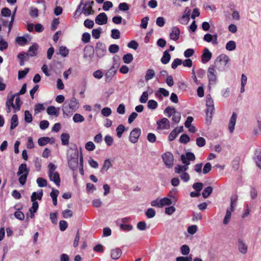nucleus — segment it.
Returning a JSON list of instances; mask_svg holds the SVG:
<instances>
[{
    "instance_id": "nucleus-1",
    "label": "nucleus",
    "mask_w": 261,
    "mask_h": 261,
    "mask_svg": "<svg viewBox=\"0 0 261 261\" xmlns=\"http://www.w3.org/2000/svg\"><path fill=\"white\" fill-rule=\"evenodd\" d=\"M80 103L79 100L75 97H72L67 100L63 106V115L64 118L70 117L74 112L79 109Z\"/></svg>"
},
{
    "instance_id": "nucleus-2",
    "label": "nucleus",
    "mask_w": 261,
    "mask_h": 261,
    "mask_svg": "<svg viewBox=\"0 0 261 261\" xmlns=\"http://www.w3.org/2000/svg\"><path fill=\"white\" fill-rule=\"evenodd\" d=\"M15 94H9L6 101V109L7 112L10 113L13 109L14 112H16L20 110V106L21 105V101L20 98L17 96L15 99V103L14 104L13 101L15 97Z\"/></svg>"
},
{
    "instance_id": "nucleus-3",
    "label": "nucleus",
    "mask_w": 261,
    "mask_h": 261,
    "mask_svg": "<svg viewBox=\"0 0 261 261\" xmlns=\"http://www.w3.org/2000/svg\"><path fill=\"white\" fill-rule=\"evenodd\" d=\"M48 167V176L50 180L53 181L57 186H60V178L59 173L56 171L57 167L53 163H49Z\"/></svg>"
},
{
    "instance_id": "nucleus-4",
    "label": "nucleus",
    "mask_w": 261,
    "mask_h": 261,
    "mask_svg": "<svg viewBox=\"0 0 261 261\" xmlns=\"http://www.w3.org/2000/svg\"><path fill=\"white\" fill-rule=\"evenodd\" d=\"M29 172L25 164H22L19 167L17 175L19 176V181L21 185H24L25 183Z\"/></svg>"
},
{
    "instance_id": "nucleus-5",
    "label": "nucleus",
    "mask_w": 261,
    "mask_h": 261,
    "mask_svg": "<svg viewBox=\"0 0 261 261\" xmlns=\"http://www.w3.org/2000/svg\"><path fill=\"white\" fill-rule=\"evenodd\" d=\"M236 198L231 199L230 206L227 209L226 214L223 220V223L225 225H227L230 221L231 214L234 210V207L236 206Z\"/></svg>"
},
{
    "instance_id": "nucleus-6",
    "label": "nucleus",
    "mask_w": 261,
    "mask_h": 261,
    "mask_svg": "<svg viewBox=\"0 0 261 261\" xmlns=\"http://www.w3.org/2000/svg\"><path fill=\"white\" fill-rule=\"evenodd\" d=\"M73 152V156L71 155L72 153L70 152V151L68 153V163L73 170L76 168L78 164V151L74 150Z\"/></svg>"
},
{
    "instance_id": "nucleus-7",
    "label": "nucleus",
    "mask_w": 261,
    "mask_h": 261,
    "mask_svg": "<svg viewBox=\"0 0 261 261\" xmlns=\"http://www.w3.org/2000/svg\"><path fill=\"white\" fill-rule=\"evenodd\" d=\"M163 161L166 166L168 168L172 167L174 162V157L173 154L170 152H166L162 154Z\"/></svg>"
},
{
    "instance_id": "nucleus-8",
    "label": "nucleus",
    "mask_w": 261,
    "mask_h": 261,
    "mask_svg": "<svg viewBox=\"0 0 261 261\" xmlns=\"http://www.w3.org/2000/svg\"><path fill=\"white\" fill-rule=\"evenodd\" d=\"M191 9L189 7H186L185 9L184 14L178 19L179 23L183 25H187L190 20V14Z\"/></svg>"
},
{
    "instance_id": "nucleus-9",
    "label": "nucleus",
    "mask_w": 261,
    "mask_h": 261,
    "mask_svg": "<svg viewBox=\"0 0 261 261\" xmlns=\"http://www.w3.org/2000/svg\"><path fill=\"white\" fill-rule=\"evenodd\" d=\"M217 71L214 66H211L207 70V77L208 79L209 83L211 84H214L216 83L217 77Z\"/></svg>"
},
{
    "instance_id": "nucleus-10",
    "label": "nucleus",
    "mask_w": 261,
    "mask_h": 261,
    "mask_svg": "<svg viewBox=\"0 0 261 261\" xmlns=\"http://www.w3.org/2000/svg\"><path fill=\"white\" fill-rule=\"evenodd\" d=\"M238 249L242 254H246L248 252V247L245 241L242 238L238 239Z\"/></svg>"
},
{
    "instance_id": "nucleus-11",
    "label": "nucleus",
    "mask_w": 261,
    "mask_h": 261,
    "mask_svg": "<svg viewBox=\"0 0 261 261\" xmlns=\"http://www.w3.org/2000/svg\"><path fill=\"white\" fill-rule=\"evenodd\" d=\"M141 130L139 128H135L132 130L129 135V140L133 143L138 142L139 137L141 135Z\"/></svg>"
},
{
    "instance_id": "nucleus-12",
    "label": "nucleus",
    "mask_w": 261,
    "mask_h": 261,
    "mask_svg": "<svg viewBox=\"0 0 261 261\" xmlns=\"http://www.w3.org/2000/svg\"><path fill=\"white\" fill-rule=\"evenodd\" d=\"M158 129H168L170 127V121L166 118H163L156 122Z\"/></svg>"
},
{
    "instance_id": "nucleus-13",
    "label": "nucleus",
    "mask_w": 261,
    "mask_h": 261,
    "mask_svg": "<svg viewBox=\"0 0 261 261\" xmlns=\"http://www.w3.org/2000/svg\"><path fill=\"white\" fill-rule=\"evenodd\" d=\"M206 105L207 107V113L212 114L214 110V101L210 95L206 96Z\"/></svg>"
},
{
    "instance_id": "nucleus-14",
    "label": "nucleus",
    "mask_w": 261,
    "mask_h": 261,
    "mask_svg": "<svg viewBox=\"0 0 261 261\" xmlns=\"http://www.w3.org/2000/svg\"><path fill=\"white\" fill-rule=\"evenodd\" d=\"M106 45L102 43H98L96 47V53L99 57H103L106 53Z\"/></svg>"
},
{
    "instance_id": "nucleus-15",
    "label": "nucleus",
    "mask_w": 261,
    "mask_h": 261,
    "mask_svg": "<svg viewBox=\"0 0 261 261\" xmlns=\"http://www.w3.org/2000/svg\"><path fill=\"white\" fill-rule=\"evenodd\" d=\"M237 115L233 112L229 119L228 123V129L230 133H232L234 129V126L236 123Z\"/></svg>"
},
{
    "instance_id": "nucleus-16",
    "label": "nucleus",
    "mask_w": 261,
    "mask_h": 261,
    "mask_svg": "<svg viewBox=\"0 0 261 261\" xmlns=\"http://www.w3.org/2000/svg\"><path fill=\"white\" fill-rule=\"evenodd\" d=\"M107 21L108 17L105 13H100L95 18V22L99 25L105 24Z\"/></svg>"
},
{
    "instance_id": "nucleus-17",
    "label": "nucleus",
    "mask_w": 261,
    "mask_h": 261,
    "mask_svg": "<svg viewBox=\"0 0 261 261\" xmlns=\"http://www.w3.org/2000/svg\"><path fill=\"white\" fill-rule=\"evenodd\" d=\"M212 57V53L207 48L204 49L202 55L201 56V61L203 63H205L209 61Z\"/></svg>"
},
{
    "instance_id": "nucleus-18",
    "label": "nucleus",
    "mask_w": 261,
    "mask_h": 261,
    "mask_svg": "<svg viewBox=\"0 0 261 261\" xmlns=\"http://www.w3.org/2000/svg\"><path fill=\"white\" fill-rule=\"evenodd\" d=\"M180 35V30L177 27H174L171 28V31L170 33V38L174 41L178 39Z\"/></svg>"
},
{
    "instance_id": "nucleus-19",
    "label": "nucleus",
    "mask_w": 261,
    "mask_h": 261,
    "mask_svg": "<svg viewBox=\"0 0 261 261\" xmlns=\"http://www.w3.org/2000/svg\"><path fill=\"white\" fill-rule=\"evenodd\" d=\"M203 39L207 42H212L214 45H217L218 44L217 35H212L210 34H206L204 36Z\"/></svg>"
},
{
    "instance_id": "nucleus-20",
    "label": "nucleus",
    "mask_w": 261,
    "mask_h": 261,
    "mask_svg": "<svg viewBox=\"0 0 261 261\" xmlns=\"http://www.w3.org/2000/svg\"><path fill=\"white\" fill-rule=\"evenodd\" d=\"M35 194H33V196H31V201L32 202V206L30 208V212L31 213V218H33L34 217V214L36 212L38 208V203L37 201H34V196Z\"/></svg>"
},
{
    "instance_id": "nucleus-21",
    "label": "nucleus",
    "mask_w": 261,
    "mask_h": 261,
    "mask_svg": "<svg viewBox=\"0 0 261 261\" xmlns=\"http://www.w3.org/2000/svg\"><path fill=\"white\" fill-rule=\"evenodd\" d=\"M94 4L93 1H87L83 7V12L85 14H91L92 10V6Z\"/></svg>"
},
{
    "instance_id": "nucleus-22",
    "label": "nucleus",
    "mask_w": 261,
    "mask_h": 261,
    "mask_svg": "<svg viewBox=\"0 0 261 261\" xmlns=\"http://www.w3.org/2000/svg\"><path fill=\"white\" fill-rule=\"evenodd\" d=\"M229 57L227 55L221 54L217 57L216 62H219L220 64L225 66L229 62Z\"/></svg>"
},
{
    "instance_id": "nucleus-23",
    "label": "nucleus",
    "mask_w": 261,
    "mask_h": 261,
    "mask_svg": "<svg viewBox=\"0 0 261 261\" xmlns=\"http://www.w3.org/2000/svg\"><path fill=\"white\" fill-rule=\"evenodd\" d=\"M59 108H56L54 106H50L47 108L46 111L48 115L58 117L59 115Z\"/></svg>"
},
{
    "instance_id": "nucleus-24",
    "label": "nucleus",
    "mask_w": 261,
    "mask_h": 261,
    "mask_svg": "<svg viewBox=\"0 0 261 261\" xmlns=\"http://www.w3.org/2000/svg\"><path fill=\"white\" fill-rule=\"evenodd\" d=\"M155 76V71L152 69H148L147 70L145 75V80L146 82L152 79Z\"/></svg>"
},
{
    "instance_id": "nucleus-25",
    "label": "nucleus",
    "mask_w": 261,
    "mask_h": 261,
    "mask_svg": "<svg viewBox=\"0 0 261 261\" xmlns=\"http://www.w3.org/2000/svg\"><path fill=\"white\" fill-rule=\"evenodd\" d=\"M59 194V191L58 190L53 189L52 191L50 193V196L52 198L53 204L55 206L57 204V197Z\"/></svg>"
},
{
    "instance_id": "nucleus-26",
    "label": "nucleus",
    "mask_w": 261,
    "mask_h": 261,
    "mask_svg": "<svg viewBox=\"0 0 261 261\" xmlns=\"http://www.w3.org/2000/svg\"><path fill=\"white\" fill-rule=\"evenodd\" d=\"M121 254V251L118 248L114 249L111 250V257L114 259H117L119 258Z\"/></svg>"
},
{
    "instance_id": "nucleus-27",
    "label": "nucleus",
    "mask_w": 261,
    "mask_h": 261,
    "mask_svg": "<svg viewBox=\"0 0 261 261\" xmlns=\"http://www.w3.org/2000/svg\"><path fill=\"white\" fill-rule=\"evenodd\" d=\"M38 46L36 44H33L32 46H31L28 50V55L30 56H34L37 53Z\"/></svg>"
},
{
    "instance_id": "nucleus-28",
    "label": "nucleus",
    "mask_w": 261,
    "mask_h": 261,
    "mask_svg": "<svg viewBox=\"0 0 261 261\" xmlns=\"http://www.w3.org/2000/svg\"><path fill=\"white\" fill-rule=\"evenodd\" d=\"M112 165L111 161L109 159L106 160L104 161L103 164L101 168V172L107 171L112 167Z\"/></svg>"
},
{
    "instance_id": "nucleus-29",
    "label": "nucleus",
    "mask_w": 261,
    "mask_h": 261,
    "mask_svg": "<svg viewBox=\"0 0 261 261\" xmlns=\"http://www.w3.org/2000/svg\"><path fill=\"white\" fill-rule=\"evenodd\" d=\"M69 135L67 133H63L61 136V140L62 144L64 145H66L69 144Z\"/></svg>"
},
{
    "instance_id": "nucleus-30",
    "label": "nucleus",
    "mask_w": 261,
    "mask_h": 261,
    "mask_svg": "<svg viewBox=\"0 0 261 261\" xmlns=\"http://www.w3.org/2000/svg\"><path fill=\"white\" fill-rule=\"evenodd\" d=\"M27 38H28L29 40L31 39V37L27 35L26 37H18L16 38V41L17 43L19 45H23L25 44L27 42Z\"/></svg>"
},
{
    "instance_id": "nucleus-31",
    "label": "nucleus",
    "mask_w": 261,
    "mask_h": 261,
    "mask_svg": "<svg viewBox=\"0 0 261 261\" xmlns=\"http://www.w3.org/2000/svg\"><path fill=\"white\" fill-rule=\"evenodd\" d=\"M188 168V167L187 166L178 165L175 167V172L178 174L186 172Z\"/></svg>"
},
{
    "instance_id": "nucleus-32",
    "label": "nucleus",
    "mask_w": 261,
    "mask_h": 261,
    "mask_svg": "<svg viewBox=\"0 0 261 261\" xmlns=\"http://www.w3.org/2000/svg\"><path fill=\"white\" fill-rule=\"evenodd\" d=\"M225 47L228 51L234 50L236 48V43L234 41H229L226 43Z\"/></svg>"
},
{
    "instance_id": "nucleus-33",
    "label": "nucleus",
    "mask_w": 261,
    "mask_h": 261,
    "mask_svg": "<svg viewBox=\"0 0 261 261\" xmlns=\"http://www.w3.org/2000/svg\"><path fill=\"white\" fill-rule=\"evenodd\" d=\"M213 192V188L211 186L207 187L204 189L202 192V195L203 198L208 197Z\"/></svg>"
},
{
    "instance_id": "nucleus-34",
    "label": "nucleus",
    "mask_w": 261,
    "mask_h": 261,
    "mask_svg": "<svg viewBox=\"0 0 261 261\" xmlns=\"http://www.w3.org/2000/svg\"><path fill=\"white\" fill-rule=\"evenodd\" d=\"M170 54L168 53V52L166 50L164 52V55H163V56L162 57V59H161V62L163 63V64H167L168 63L170 60Z\"/></svg>"
},
{
    "instance_id": "nucleus-35",
    "label": "nucleus",
    "mask_w": 261,
    "mask_h": 261,
    "mask_svg": "<svg viewBox=\"0 0 261 261\" xmlns=\"http://www.w3.org/2000/svg\"><path fill=\"white\" fill-rule=\"evenodd\" d=\"M172 117V120L175 123H177L180 121L181 118V114L178 112H175L171 116Z\"/></svg>"
},
{
    "instance_id": "nucleus-36",
    "label": "nucleus",
    "mask_w": 261,
    "mask_h": 261,
    "mask_svg": "<svg viewBox=\"0 0 261 261\" xmlns=\"http://www.w3.org/2000/svg\"><path fill=\"white\" fill-rule=\"evenodd\" d=\"M247 81V77L244 74L241 76V88L240 92L243 93L245 91V86L246 85Z\"/></svg>"
},
{
    "instance_id": "nucleus-37",
    "label": "nucleus",
    "mask_w": 261,
    "mask_h": 261,
    "mask_svg": "<svg viewBox=\"0 0 261 261\" xmlns=\"http://www.w3.org/2000/svg\"><path fill=\"white\" fill-rule=\"evenodd\" d=\"M125 131V127L122 124H120L116 128L117 136L118 138H120L122 137V134Z\"/></svg>"
},
{
    "instance_id": "nucleus-38",
    "label": "nucleus",
    "mask_w": 261,
    "mask_h": 261,
    "mask_svg": "<svg viewBox=\"0 0 261 261\" xmlns=\"http://www.w3.org/2000/svg\"><path fill=\"white\" fill-rule=\"evenodd\" d=\"M146 217L148 218H152L155 215V211L152 208H149L145 212Z\"/></svg>"
},
{
    "instance_id": "nucleus-39",
    "label": "nucleus",
    "mask_w": 261,
    "mask_h": 261,
    "mask_svg": "<svg viewBox=\"0 0 261 261\" xmlns=\"http://www.w3.org/2000/svg\"><path fill=\"white\" fill-rule=\"evenodd\" d=\"M84 117L80 114H75L73 117V120L75 123L82 122L84 121Z\"/></svg>"
},
{
    "instance_id": "nucleus-40",
    "label": "nucleus",
    "mask_w": 261,
    "mask_h": 261,
    "mask_svg": "<svg viewBox=\"0 0 261 261\" xmlns=\"http://www.w3.org/2000/svg\"><path fill=\"white\" fill-rule=\"evenodd\" d=\"M101 33V28H98V29H93L92 30V35L93 38L97 39L99 38Z\"/></svg>"
},
{
    "instance_id": "nucleus-41",
    "label": "nucleus",
    "mask_w": 261,
    "mask_h": 261,
    "mask_svg": "<svg viewBox=\"0 0 261 261\" xmlns=\"http://www.w3.org/2000/svg\"><path fill=\"white\" fill-rule=\"evenodd\" d=\"M11 129H13L17 126L18 124V119L16 115H13L11 120Z\"/></svg>"
},
{
    "instance_id": "nucleus-42",
    "label": "nucleus",
    "mask_w": 261,
    "mask_h": 261,
    "mask_svg": "<svg viewBox=\"0 0 261 261\" xmlns=\"http://www.w3.org/2000/svg\"><path fill=\"white\" fill-rule=\"evenodd\" d=\"M122 59L125 63L129 64L133 61V56L131 54H127L123 57Z\"/></svg>"
},
{
    "instance_id": "nucleus-43",
    "label": "nucleus",
    "mask_w": 261,
    "mask_h": 261,
    "mask_svg": "<svg viewBox=\"0 0 261 261\" xmlns=\"http://www.w3.org/2000/svg\"><path fill=\"white\" fill-rule=\"evenodd\" d=\"M50 141L48 137H41L38 139V143L40 146H44L47 144Z\"/></svg>"
},
{
    "instance_id": "nucleus-44",
    "label": "nucleus",
    "mask_w": 261,
    "mask_h": 261,
    "mask_svg": "<svg viewBox=\"0 0 261 261\" xmlns=\"http://www.w3.org/2000/svg\"><path fill=\"white\" fill-rule=\"evenodd\" d=\"M158 106V102L154 100H150L148 101L147 107L150 110L155 109Z\"/></svg>"
},
{
    "instance_id": "nucleus-45",
    "label": "nucleus",
    "mask_w": 261,
    "mask_h": 261,
    "mask_svg": "<svg viewBox=\"0 0 261 261\" xmlns=\"http://www.w3.org/2000/svg\"><path fill=\"white\" fill-rule=\"evenodd\" d=\"M161 207L165 205H169L172 203L171 200L167 197H164L161 199Z\"/></svg>"
},
{
    "instance_id": "nucleus-46",
    "label": "nucleus",
    "mask_w": 261,
    "mask_h": 261,
    "mask_svg": "<svg viewBox=\"0 0 261 261\" xmlns=\"http://www.w3.org/2000/svg\"><path fill=\"white\" fill-rule=\"evenodd\" d=\"M176 112L175 109L173 107H167L165 109L164 112L167 114L168 117H171L174 112Z\"/></svg>"
},
{
    "instance_id": "nucleus-47",
    "label": "nucleus",
    "mask_w": 261,
    "mask_h": 261,
    "mask_svg": "<svg viewBox=\"0 0 261 261\" xmlns=\"http://www.w3.org/2000/svg\"><path fill=\"white\" fill-rule=\"evenodd\" d=\"M137 228L141 231H143L147 228V224L144 221H140L137 223Z\"/></svg>"
},
{
    "instance_id": "nucleus-48",
    "label": "nucleus",
    "mask_w": 261,
    "mask_h": 261,
    "mask_svg": "<svg viewBox=\"0 0 261 261\" xmlns=\"http://www.w3.org/2000/svg\"><path fill=\"white\" fill-rule=\"evenodd\" d=\"M101 114L105 117H108L112 114V110L110 108L106 107L101 111Z\"/></svg>"
},
{
    "instance_id": "nucleus-49",
    "label": "nucleus",
    "mask_w": 261,
    "mask_h": 261,
    "mask_svg": "<svg viewBox=\"0 0 261 261\" xmlns=\"http://www.w3.org/2000/svg\"><path fill=\"white\" fill-rule=\"evenodd\" d=\"M85 148L90 151H93L95 148V145L92 141H89L85 144Z\"/></svg>"
},
{
    "instance_id": "nucleus-50",
    "label": "nucleus",
    "mask_w": 261,
    "mask_h": 261,
    "mask_svg": "<svg viewBox=\"0 0 261 261\" xmlns=\"http://www.w3.org/2000/svg\"><path fill=\"white\" fill-rule=\"evenodd\" d=\"M60 54L64 57L68 56L69 54V50L65 46H61L59 48Z\"/></svg>"
},
{
    "instance_id": "nucleus-51",
    "label": "nucleus",
    "mask_w": 261,
    "mask_h": 261,
    "mask_svg": "<svg viewBox=\"0 0 261 261\" xmlns=\"http://www.w3.org/2000/svg\"><path fill=\"white\" fill-rule=\"evenodd\" d=\"M148 98V93L147 91H144L140 98V101L142 103H146L147 101Z\"/></svg>"
},
{
    "instance_id": "nucleus-52",
    "label": "nucleus",
    "mask_w": 261,
    "mask_h": 261,
    "mask_svg": "<svg viewBox=\"0 0 261 261\" xmlns=\"http://www.w3.org/2000/svg\"><path fill=\"white\" fill-rule=\"evenodd\" d=\"M206 141L204 138L198 137L196 139V144L199 147H203L205 145Z\"/></svg>"
},
{
    "instance_id": "nucleus-53",
    "label": "nucleus",
    "mask_w": 261,
    "mask_h": 261,
    "mask_svg": "<svg viewBox=\"0 0 261 261\" xmlns=\"http://www.w3.org/2000/svg\"><path fill=\"white\" fill-rule=\"evenodd\" d=\"M37 183L40 187H44L47 185L46 180L41 177H39L37 179Z\"/></svg>"
},
{
    "instance_id": "nucleus-54",
    "label": "nucleus",
    "mask_w": 261,
    "mask_h": 261,
    "mask_svg": "<svg viewBox=\"0 0 261 261\" xmlns=\"http://www.w3.org/2000/svg\"><path fill=\"white\" fill-rule=\"evenodd\" d=\"M119 49V46L117 44H112L109 48V51L112 54L116 53Z\"/></svg>"
},
{
    "instance_id": "nucleus-55",
    "label": "nucleus",
    "mask_w": 261,
    "mask_h": 261,
    "mask_svg": "<svg viewBox=\"0 0 261 261\" xmlns=\"http://www.w3.org/2000/svg\"><path fill=\"white\" fill-rule=\"evenodd\" d=\"M111 37L115 39H119L120 37V31L117 29H113L112 30Z\"/></svg>"
},
{
    "instance_id": "nucleus-56",
    "label": "nucleus",
    "mask_w": 261,
    "mask_h": 261,
    "mask_svg": "<svg viewBox=\"0 0 261 261\" xmlns=\"http://www.w3.org/2000/svg\"><path fill=\"white\" fill-rule=\"evenodd\" d=\"M8 47V43L0 36V50L3 51Z\"/></svg>"
},
{
    "instance_id": "nucleus-57",
    "label": "nucleus",
    "mask_w": 261,
    "mask_h": 261,
    "mask_svg": "<svg viewBox=\"0 0 261 261\" xmlns=\"http://www.w3.org/2000/svg\"><path fill=\"white\" fill-rule=\"evenodd\" d=\"M29 71V68H25L23 70L19 71L18 78L19 80L25 77Z\"/></svg>"
},
{
    "instance_id": "nucleus-58",
    "label": "nucleus",
    "mask_w": 261,
    "mask_h": 261,
    "mask_svg": "<svg viewBox=\"0 0 261 261\" xmlns=\"http://www.w3.org/2000/svg\"><path fill=\"white\" fill-rule=\"evenodd\" d=\"M180 250L182 254L184 255H188L190 252L189 247L186 245H182L181 247Z\"/></svg>"
},
{
    "instance_id": "nucleus-59",
    "label": "nucleus",
    "mask_w": 261,
    "mask_h": 261,
    "mask_svg": "<svg viewBox=\"0 0 261 261\" xmlns=\"http://www.w3.org/2000/svg\"><path fill=\"white\" fill-rule=\"evenodd\" d=\"M63 217L67 219L72 216V212L70 210H65L62 212Z\"/></svg>"
},
{
    "instance_id": "nucleus-60",
    "label": "nucleus",
    "mask_w": 261,
    "mask_h": 261,
    "mask_svg": "<svg viewBox=\"0 0 261 261\" xmlns=\"http://www.w3.org/2000/svg\"><path fill=\"white\" fill-rule=\"evenodd\" d=\"M192 187L197 192H199L202 189L203 185L201 182H196L194 184Z\"/></svg>"
},
{
    "instance_id": "nucleus-61",
    "label": "nucleus",
    "mask_w": 261,
    "mask_h": 261,
    "mask_svg": "<svg viewBox=\"0 0 261 261\" xmlns=\"http://www.w3.org/2000/svg\"><path fill=\"white\" fill-rule=\"evenodd\" d=\"M120 228L124 231H130L133 229V227L129 224H121L120 225Z\"/></svg>"
},
{
    "instance_id": "nucleus-62",
    "label": "nucleus",
    "mask_w": 261,
    "mask_h": 261,
    "mask_svg": "<svg viewBox=\"0 0 261 261\" xmlns=\"http://www.w3.org/2000/svg\"><path fill=\"white\" fill-rule=\"evenodd\" d=\"M150 204L152 206L162 207L161 203V199L157 198L154 200H152L150 202Z\"/></svg>"
},
{
    "instance_id": "nucleus-63",
    "label": "nucleus",
    "mask_w": 261,
    "mask_h": 261,
    "mask_svg": "<svg viewBox=\"0 0 261 261\" xmlns=\"http://www.w3.org/2000/svg\"><path fill=\"white\" fill-rule=\"evenodd\" d=\"M149 17L146 16L142 19L140 27L143 29H146L148 24Z\"/></svg>"
},
{
    "instance_id": "nucleus-64",
    "label": "nucleus",
    "mask_w": 261,
    "mask_h": 261,
    "mask_svg": "<svg viewBox=\"0 0 261 261\" xmlns=\"http://www.w3.org/2000/svg\"><path fill=\"white\" fill-rule=\"evenodd\" d=\"M211 169H212L211 164L210 163H207L204 166V167H203V169L202 170L203 173L204 174H207L211 170Z\"/></svg>"
}]
</instances>
